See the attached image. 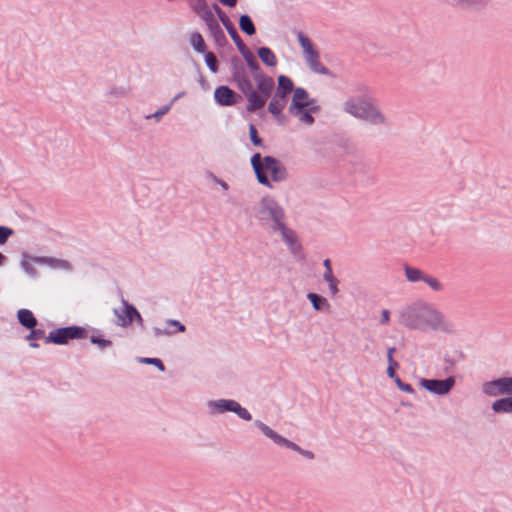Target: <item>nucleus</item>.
I'll return each instance as SVG.
<instances>
[{
    "mask_svg": "<svg viewBox=\"0 0 512 512\" xmlns=\"http://www.w3.org/2000/svg\"><path fill=\"white\" fill-rule=\"evenodd\" d=\"M254 217L270 233H279L291 252H296L300 248L295 231L286 224L285 210L274 196L266 194L260 198L255 207Z\"/></svg>",
    "mask_w": 512,
    "mask_h": 512,
    "instance_id": "1",
    "label": "nucleus"
},
{
    "mask_svg": "<svg viewBox=\"0 0 512 512\" xmlns=\"http://www.w3.org/2000/svg\"><path fill=\"white\" fill-rule=\"evenodd\" d=\"M400 323L409 329L452 333L454 324L432 304L418 301L400 311Z\"/></svg>",
    "mask_w": 512,
    "mask_h": 512,
    "instance_id": "2",
    "label": "nucleus"
},
{
    "mask_svg": "<svg viewBox=\"0 0 512 512\" xmlns=\"http://www.w3.org/2000/svg\"><path fill=\"white\" fill-rule=\"evenodd\" d=\"M343 110L350 116L376 127H389L390 120L371 99L359 96L347 98Z\"/></svg>",
    "mask_w": 512,
    "mask_h": 512,
    "instance_id": "3",
    "label": "nucleus"
},
{
    "mask_svg": "<svg viewBox=\"0 0 512 512\" xmlns=\"http://www.w3.org/2000/svg\"><path fill=\"white\" fill-rule=\"evenodd\" d=\"M251 165L258 182L267 188H273L267 176L268 173L271 175V179L274 182H283L288 178L286 167L272 156H264L262 158L259 153H255L251 157Z\"/></svg>",
    "mask_w": 512,
    "mask_h": 512,
    "instance_id": "4",
    "label": "nucleus"
},
{
    "mask_svg": "<svg viewBox=\"0 0 512 512\" xmlns=\"http://www.w3.org/2000/svg\"><path fill=\"white\" fill-rule=\"evenodd\" d=\"M231 75L237 88L247 100L246 110L255 112L263 108V99L258 96L257 91L253 88L246 67L238 57L231 59Z\"/></svg>",
    "mask_w": 512,
    "mask_h": 512,
    "instance_id": "5",
    "label": "nucleus"
},
{
    "mask_svg": "<svg viewBox=\"0 0 512 512\" xmlns=\"http://www.w3.org/2000/svg\"><path fill=\"white\" fill-rule=\"evenodd\" d=\"M320 111L317 101L310 98L308 92L302 88L294 89L288 112L291 116L297 118L300 124L312 126L315 122L314 114Z\"/></svg>",
    "mask_w": 512,
    "mask_h": 512,
    "instance_id": "6",
    "label": "nucleus"
},
{
    "mask_svg": "<svg viewBox=\"0 0 512 512\" xmlns=\"http://www.w3.org/2000/svg\"><path fill=\"white\" fill-rule=\"evenodd\" d=\"M247 64V67L251 71V75L257 86V94L260 98L263 99V107L266 104L268 98L272 96V92L275 87L274 80L268 76L263 70L260 68L255 56L252 54L247 55L244 58Z\"/></svg>",
    "mask_w": 512,
    "mask_h": 512,
    "instance_id": "7",
    "label": "nucleus"
},
{
    "mask_svg": "<svg viewBox=\"0 0 512 512\" xmlns=\"http://www.w3.org/2000/svg\"><path fill=\"white\" fill-rule=\"evenodd\" d=\"M297 40L310 70L316 74L328 75L329 69L321 63L319 52L314 48L310 38L302 31H299L297 32Z\"/></svg>",
    "mask_w": 512,
    "mask_h": 512,
    "instance_id": "8",
    "label": "nucleus"
},
{
    "mask_svg": "<svg viewBox=\"0 0 512 512\" xmlns=\"http://www.w3.org/2000/svg\"><path fill=\"white\" fill-rule=\"evenodd\" d=\"M254 425L271 441H273L276 445H279L281 447L288 448L292 451L297 452L298 454L302 455L304 458L308 460L314 459V453L310 450L302 449L299 445L296 443L290 441L289 439L283 437L282 435L278 434L276 431L271 429L267 424L262 422L261 420H255Z\"/></svg>",
    "mask_w": 512,
    "mask_h": 512,
    "instance_id": "9",
    "label": "nucleus"
},
{
    "mask_svg": "<svg viewBox=\"0 0 512 512\" xmlns=\"http://www.w3.org/2000/svg\"><path fill=\"white\" fill-rule=\"evenodd\" d=\"M207 406L209 412L212 415L233 412L242 420H252L251 413L245 407H242L236 400L233 399L210 400L208 401Z\"/></svg>",
    "mask_w": 512,
    "mask_h": 512,
    "instance_id": "10",
    "label": "nucleus"
},
{
    "mask_svg": "<svg viewBox=\"0 0 512 512\" xmlns=\"http://www.w3.org/2000/svg\"><path fill=\"white\" fill-rule=\"evenodd\" d=\"M85 337V328L80 326H66L50 331L48 336L45 338V342L64 345L71 339H82Z\"/></svg>",
    "mask_w": 512,
    "mask_h": 512,
    "instance_id": "11",
    "label": "nucleus"
},
{
    "mask_svg": "<svg viewBox=\"0 0 512 512\" xmlns=\"http://www.w3.org/2000/svg\"><path fill=\"white\" fill-rule=\"evenodd\" d=\"M456 380L453 376L445 379H421L420 386L429 393L436 396L447 395L455 386Z\"/></svg>",
    "mask_w": 512,
    "mask_h": 512,
    "instance_id": "12",
    "label": "nucleus"
},
{
    "mask_svg": "<svg viewBox=\"0 0 512 512\" xmlns=\"http://www.w3.org/2000/svg\"><path fill=\"white\" fill-rule=\"evenodd\" d=\"M121 304V307L113 309V314L116 317L115 324L119 327L126 328L133 323L135 306L130 304L124 298L121 299Z\"/></svg>",
    "mask_w": 512,
    "mask_h": 512,
    "instance_id": "13",
    "label": "nucleus"
},
{
    "mask_svg": "<svg viewBox=\"0 0 512 512\" xmlns=\"http://www.w3.org/2000/svg\"><path fill=\"white\" fill-rule=\"evenodd\" d=\"M214 99L220 106H231L236 102V93L228 86H218L214 91Z\"/></svg>",
    "mask_w": 512,
    "mask_h": 512,
    "instance_id": "14",
    "label": "nucleus"
},
{
    "mask_svg": "<svg viewBox=\"0 0 512 512\" xmlns=\"http://www.w3.org/2000/svg\"><path fill=\"white\" fill-rule=\"evenodd\" d=\"M185 326L178 320L167 319L165 321V328L154 327L153 333L156 337L171 336L178 332H184Z\"/></svg>",
    "mask_w": 512,
    "mask_h": 512,
    "instance_id": "15",
    "label": "nucleus"
},
{
    "mask_svg": "<svg viewBox=\"0 0 512 512\" xmlns=\"http://www.w3.org/2000/svg\"><path fill=\"white\" fill-rule=\"evenodd\" d=\"M287 104V99L280 94H274L268 104V111L275 117L279 118Z\"/></svg>",
    "mask_w": 512,
    "mask_h": 512,
    "instance_id": "16",
    "label": "nucleus"
},
{
    "mask_svg": "<svg viewBox=\"0 0 512 512\" xmlns=\"http://www.w3.org/2000/svg\"><path fill=\"white\" fill-rule=\"evenodd\" d=\"M38 264L47 265L54 269L67 270L70 271L72 269L71 264L64 259H58L53 257H43L36 259Z\"/></svg>",
    "mask_w": 512,
    "mask_h": 512,
    "instance_id": "17",
    "label": "nucleus"
},
{
    "mask_svg": "<svg viewBox=\"0 0 512 512\" xmlns=\"http://www.w3.org/2000/svg\"><path fill=\"white\" fill-rule=\"evenodd\" d=\"M17 318L19 323L27 329H32L37 325V320L29 309H19L17 312Z\"/></svg>",
    "mask_w": 512,
    "mask_h": 512,
    "instance_id": "18",
    "label": "nucleus"
},
{
    "mask_svg": "<svg viewBox=\"0 0 512 512\" xmlns=\"http://www.w3.org/2000/svg\"><path fill=\"white\" fill-rule=\"evenodd\" d=\"M481 390L484 395L489 397H497L499 395H504L498 378L484 382L481 386Z\"/></svg>",
    "mask_w": 512,
    "mask_h": 512,
    "instance_id": "19",
    "label": "nucleus"
},
{
    "mask_svg": "<svg viewBox=\"0 0 512 512\" xmlns=\"http://www.w3.org/2000/svg\"><path fill=\"white\" fill-rule=\"evenodd\" d=\"M491 408L495 413H512V395L509 397L499 398L495 400L492 403Z\"/></svg>",
    "mask_w": 512,
    "mask_h": 512,
    "instance_id": "20",
    "label": "nucleus"
},
{
    "mask_svg": "<svg viewBox=\"0 0 512 512\" xmlns=\"http://www.w3.org/2000/svg\"><path fill=\"white\" fill-rule=\"evenodd\" d=\"M40 257H33L24 255L20 261V266L22 270L30 277L35 278L37 277L38 273L36 268L34 267V264H38L36 259H39Z\"/></svg>",
    "mask_w": 512,
    "mask_h": 512,
    "instance_id": "21",
    "label": "nucleus"
},
{
    "mask_svg": "<svg viewBox=\"0 0 512 512\" xmlns=\"http://www.w3.org/2000/svg\"><path fill=\"white\" fill-rule=\"evenodd\" d=\"M294 85L292 80L285 75H280L278 77V86L276 89V94H280L281 96L287 97L291 92L294 93Z\"/></svg>",
    "mask_w": 512,
    "mask_h": 512,
    "instance_id": "22",
    "label": "nucleus"
},
{
    "mask_svg": "<svg viewBox=\"0 0 512 512\" xmlns=\"http://www.w3.org/2000/svg\"><path fill=\"white\" fill-rule=\"evenodd\" d=\"M307 299L310 301L315 311H325L330 308L328 300L325 297L320 296L316 293L309 292L307 294Z\"/></svg>",
    "mask_w": 512,
    "mask_h": 512,
    "instance_id": "23",
    "label": "nucleus"
},
{
    "mask_svg": "<svg viewBox=\"0 0 512 512\" xmlns=\"http://www.w3.org/2000/svg\"><path fill=\"white\" fill-rule=\"evenodd\" d=\"M258 57L268 67H275L277 65V58L274 52L268 47H260L257 50Z\"/></svg>",
    "mask_w": 512,
    "mask_h": 512,
    "instance_id": "24",
    "label": "nucleus"
},
{
    "mask_svg": "<svg viewBox=\"0 0 512 512\" xmlns=\"http://www.w3.org/2000/svg\"><path fill=\"white\" fill-rule=\"evenodd\" d=\"M404 272L406 279L411 283H416L420 281H424V278L426 276V273H424L422 270L411 267L409 265L404 266Z\"/></svg>",
    "mask_w": 512,
    "mask_h": 512,
    "instance_id": "25",
    "label": "nucleus"
},
{
    "mask_svg": "<svg viewBox=\"0 0 512 512\" xmlns=\"http://www.w3.org/2000/svg\"><path fill=\"white\" fill-rule=\"evenodd\" d=\"M322 277L323 280L328 284L330 295H337L339 292V280L334 276L333 271H324Z\"/></svg>",
    "mask_w": 512,
    "mask_h": 512,
    "instance_id": "26",
    "label": "nucleus"
},
{
    "mask_svg": "<svg viewBox=\"0 0 512 512\" xmlns=\"http://www.w3.org/2000/svg\"><path fill=\"white\" fill-rule=\"evenodd\" d=\"M239 27L247 35H254L256 32L255 25L251 17L247 14L241 15L239 18Z\"/></svg>",
    "mask_w": 512,
    "mask_h": 512,
    "instance_id": "27",
    "label": "nucleus"
},
{
    "mask_svg": "<svg viewBox=\"0 0 512 512\" xmlns=\"http://www.w3.org/2000/svg\"><path fill=\"white\" fill-rule=\"evenodd\" d=\"M208 30H209L212 38L215 40V42L218 45L222 46L226 42L225 33H224L223 29L221 28V26L219 25V23H217L215 25H211L210 27H208Z\"/></svg>",
    "mask_w": 512,
    "mask_h": 512,
    "instance_id": "28",
    "label": "nucleus"
},
{
    "mask_svg": "<svg viewBox=\"0 0 512 512\" xmlns=\"http://www.w3.org/2000/svg\"><path fill=\"white\" fill-rule=\"evenodd\" d=\"M190 44L192 45L193 49L198 53H205L206 52V45L203 40V37L200 33H193L190 37Z\"/></svg>",
    "mask_w": 512,
    "mask_h": 512,
    "instance_id": "29",
    "label": "nucleus"
},
{
    "mask_svg": "<svg viewBox=\"0 0 512 512\" xmlns=\"http://www.w3.org/2000/svg\"><path fill=\"white\" fill-rule=\"evenodd\" d=\"M180 97V95H177L172 101L171 103L167 104V105H164L162 106L161 108H159L157 111H155L153 114H150V115H147L145 116V118L147 120L149 119H155L157 122L160 121V119L166 115L169 110L171 109L172 107V104L174 101H176L178 98Z\"/></svg>",
    "mask_w": 512,
    "mask_h": 512,
    "instance_id": "30",
    "label": "nucleus"
},
{
    "mask_svg": "<svg viewBox=\"0 0 512 512\" xmlns=\"http://www.w3.org/2000/svg\"><path fill=\"white\" fill-rule=\"evenodd\" d=\"M423 282L434 292H441L444 289L443 284L436 277L429 274H426Z\"/></svg>",
    "mask_w": 512,
    "mask_h": 512,
    "instance_id": "31",
    "label": "nucleus"
},
{
    "mask_svg": "<svg viewBox=\"0 0 512 512\" xmlns=\"http://www.w3.org/2000/svg\"><path fill=\"white\" fill-rule=\"evenodd\" d=\"M231 39L233 40L234 44L236 45L237 49L239 50V52L243 56V58L247 57V55L252 54V52L248 49V47L242 41V39L238 35V33H235L234 35H232Z\"/></svg>",
    "mask_w": 512,
    "mask_h": 512,
    "instance_id": "32",
    "label": "nucleus"
},
{
    "mask_svg": "<svg viewBox=\"0 0 512 512\" xmlns=\"http://www.w3.org/2000/svg\"><path fill=\"white\" fill-rule=\"evenodd\" d=\"M488 2V0H455L453 1L454 6H461V7H472L477 8L482 5H485Z\"/></svg>",
    "mask_w": 512,
    "mask_h": 512,
    "instance_id": "33",
    "label": "nucleus"
},
{
    "mask_svg": "<svg viewBox=\"0 0 512 512\" xmlns=\"http://www.w3.org/2000/svg\"><path fill=\"white\" fill-rule=\"evenodd\" d=\"M90 342L97 345L101 350H104L112 345L110 340L103 338V336L100 334L92 335L90 337Z\"/></svg>",
    "mask_w": 512,
    "mask_h": 512,
    "instance_id": "34",
    "label": "nucleus"
},
{
    "mask_svg": "<svg viewBox=\"0 0 512 512\" xmlns=\"http://www.w3.org/2000/svg\"><path fill=\"white\" fill-rule=\"evenodd\" d=\"M199 15L202 18V20L205 22L207 28L210 27L211 25H215L218 23L211 8L204 10L203 13H201Z\"/></svg>",
    "mask_w": 512,
    "mask_h": 512,
    "instance_id": "35",
    "label": "nucleus"
},
{
    "mask_svg": "<svg viewBox=\"0 0 512 512\" xmlns=\"http://www.w3.org/2000/svg\"><path fill=\"white\" fill-rule=\"evenodd\" d=\"M205 63L212 73H217V59L212 52H205Z\"/></svg>",
    "mask_w": 512,
    "mask_h": 512,
    "instance_id": "36",
    "label": "nucleus"
},
{
    "mask_svg": "<svg viewBox=\"0 0 512 512\" xmlns=\"http://www.w3.org/2000/svg\"><path fill=\"white\" fill-rule=\"evenodd\" d=\"M504 395H512V377L498 378Z\"/></svg>",
    "mask_w": 512,
    "mask_h": 512,
    "instance_id": "37",
    "label": "nucleus"
},
{
    "mask_svg": "<svg viewBox=\"0 0 512 512\" xmlns=\"http://www.w3.org/2000/svg\"><path fill=\"white\" fill-rule=\"evenodd\" d=\"M249 135H250V140L253 145L260 146V147L263 146V141L258 136L257 129L253 124H250V126H249Z\"/></svg>",
    "mask_w": 512,
    "mask_h": 512,
    "instance_id": "38",
    "label": "nucleus"
},
{
    "mask_svg": "<svg viewBox=\"0 0 512 512\" xmlns=\"http://www.w3.org/2000/svg\"><path fill=\"white\" fill-rule=\"evenodd\" d=\"M140 362L141 363H145V364H150V365H154L156 366L159 371L163 372L165 370V366L163 364V362L159 359V358H149V357H145V358H141L140 359Z\"/></svg>",
    "mask_w": 512,
    "mask_h": 512,
    "instance_id": "39",
    "label": "nucleus"
},
{
    "mask_svg": "<svg viewBox=\"0 0 512 512\" xmlns=\"http://www.w3.org/2000/svg\"><path fill=\"white\" fill-rule=\"evenodd\" d=\"M219 20L221 21V23L227 30L230 37L232 35H234L235 33H237L236 28L234 27V25L232 24V22L230 21L229 17L226 14L223 17H221Z\"/></svg>",
    "mask_w": 512,
    "mask_h": 512,
    "instance_id": "40",
    "label": "nucleus"
},
{
    "mask_svg": "<svg viewBox=\"0 0 512 512\" xmlns=\"http://www.w3.org/2000/svg\"><path fill=\"white\" fill-rule=\"evenodd\" d=\"M14 231L6 226H0V245H4Z\"/></svg>",
    "mask_w": 512,
    "mask_h": 512,
    "instance_id": "41",
    "label": "nucleus"
},
{
    "mask_svg": "<svg viewBox=\"0 0 512 512\" xmlns=\"http://www.w3.org/2000/svg\"><path fill=\"white\" fill-rule=\"evenodd\" d=\"M395 384L397 385V387L401 391H403L405 393H408V394H414L415 393V390L412 387V385H410L409 383L403 382L400 378L396 379Z\"/></svg>",
    "mask_w": 512,
    "mask_h": 512,
    "instance_id": "42",
    "label": "nucleus"
},
{
    "mask_svg": "<svg viewBox=\"0 0 512 512\" xmlns=\"http://www.w3.org/2000/svg\"><path fill=\"white\" fill-rule=\"evenodd\" d=\"M30 333L26 336L27 340H38L45 336V331L43 329H29Z\"/></svg>",
    "mask_w": 512,
    "mask_h": 512,
    "instance_id": "43",
    "label": "nucleus"
},
{
    "mask_svg": "<svg viewBox=\"0 0 512 512\" xmlns=\"http://www.w3.org/2000/svg\"><path fill=\"white\" fill-rule=\"evenodd\" d=\"M396 351L395 347H389L387 349V361L388 365L392 366H399V363L394 359L393 354Z\"/></svg>",
    "mask_w": 512,
    "mask_h": 512,
    "instance_id": "44",
    "label": "nucleus"
},
{
    "mask_svg": "<svg viewBox=\"0 0 512 512\" xmlns=\"http://www.w3.org/2000/svg\"><path fill=\"white\" fill-rule=\"evenodd\" d=\"M208 8H210L207 4V1L206 0H197V4H196V7H195V11L198 13V14H201L203 13L204 10H207Z\"/></svg>",
    "mask_w": 512,
    "mask_h": 512,
    "instance_id": "45",
    "label": "nucleus"
},
{
    "mask_svg": "<svg viewBox=\"0 0 512 512\" xmlns=\"http://www.w3.org/2000/svg\"><path fill=\"white\" fill-rule=\"evenodd\" d=\"M397 368H399V366L388 365L387 367V375L389 378L393 379L394 382L396 381L397 378H399V376L395 373V369Z\"/></svg>",
    "mask_w": 512,
    "mask_h": 512,
    "instance_id": "46",
    "label": "nucleus"
},
{
    "mask_svg": "<svg viewBox=\"0 0 512 512\" xmlns=\"http://www.w3.org/2000/svg\"><path fill=\"white\" fill-rule=\"evenodd\" d=\"M389 320H390V312H389V310L383 309L381 311L380 324L386 325L389 322Z\"/></svg>",
    "mask_w": 512,
    "mask_h": 512,
    "instance_id": "47",
    "label": "nucleus"
},
{
    "mask_svg": "<svg viewBox=\"0 0 512 512\" xmlns=\"http://www.w3.org/2000/svg\"><path fill=\"white\" fill-rule=\"evenodd\" d=\"M136 322L140 327H143L144 325V320L141 316V314L139 313V311L135 308L134 309V313H133V322Z\"/></svg>",
    "mask_w": 512,
    "mask_h": 512,
    "instance_id": "48",
    "label": "nucleus"
},
{
    "mask_svg": "<svg viewBox=\"0 0 512 512\" xmlns=\"http://www.w3.org/2000/svg\"><path fill=\"white\" fill-rule=\"evenodd\" d=\"M110 95H117V96H125L127 94V90L123 87L121 88H113L109 92Z\"/></svg>",
    "mask_w": 512,
    "mask_h": 512,
    "instance_id": "49",
    "label": "nucleus"
},
{
    "mask_svg": "<svg viewBox=\"0 0 512 512\" xmlns=\"http://www.w3.org/2000/svg\"><path fill=\"white\" fill-rule=\"evenodd\" d=\"M212 9V12L213 13H216L218 18L220 19L221 17H223L226 13L220 8V6L216 3H214L212 5V7H210Z\"/></svg>",
    "mask_w": 512,
    "mask_h": 512,
    "instance_id": "50",
    "label": "nucleus"
},
{
    "mask_svg": "<svg viewBox=\"0 0 512 512\" xmlns=\"http://www.w3.org/2000/svg\"><path fill=\"white\" fill-rule=\"evenodd\" d=\"M323 266H324V269H325L324 271H329V272L333 271V270H332V266H331V261H330V259H328V258H327V259H325V260L323 261Z\"/></svg>",
    "mask_w": 512,
    "mask_h": 512,
    "instance_id": "51",
    "label": "nucleus"
},
{
    "mask_svg": "<svg viewBox=\"0 0 512 512\" xmlns=\"http://www.w3.org/2000/svg\"><path fill=\"white\" fill-rule=\"evenodd\" d=\"M215 181H216V183H218L221 186V188L223 190H228L229 189V186H228V184L225 181L220 180V179H215Z\"/></svg>",
    "mask_w": 512,
    "mask_h": 512,
    "instance_id": "52",
    "label": "nucleus"
},
{
    "mask_svg": "<svg viewBox=\"0 0 512 512\" xmlns=\"http://www.w3.org/2000/svg\"><path fill=\"white\" fill-rule=\"evenodd\" d=\"M238 0H224V5L228 7H234Z\"/></svg>",
    "mask_w": 512,
    "mask_h": 512,
    "instance_id": "53",
    "label": "nucleus"
},
{
    "mask_svg": "<svg viewBox=\"0 0 512 512\" xmlns=\"http://www.w3.org/2000/svg\"><path fill=\"white\" fill-rule=\"evenodd\" d=\"M30 341L31 342H30L29 346L31 348H38L39 347V344L37 342H35V340H30Z\"/></svg>",
    "mask_w": 512,
    "mask_h": 512,
    "instance_id": "54",
    "label": "nucleus"
},
{
    "mask_svg": "<svg viewBox=\"0 0 512 512\" xmlns=\"http://www.w3.org/2000/svg\"><path fill=\"white\" fill-rule=\"evenodd\" d=\"M6 261V257L0 252V266L3 265Z\"/></svg>",
    "mask_w": 512,
    "mask_h": 512,
    "instance_id": "55",
    "label": "nucleus"
},
{
    "mask_svg": "<svg viewBox=\"0 0 512 512\" xmlns=\"http://www.w3.org/2000/svg\"><path fill=\"white\" fill-rule=\"evenodd\" d=\"M445 362L450 363L451 367L454 365V363L452 361H450V359L448 357H445Z\"/></svg>",
    "mask_w": 512,
    "mask_h": 512,
    "instance_id": "56",
    "label": "nucleus"
},
{
    "mask_svg": "<svg viewBox=\"0 0 512 512\" xmlns=\"http://www.w3.org/2000/svg\"><path fill=\"white\" fill-rule=\"evenodd\" d=\"M219 2L224 5V0H219Z\"/></svg>",
    "mask_w": 512,
    "mask_h": 512,
    "instance_id": "57",
    "label": "nucleus"
}]
</instances>
